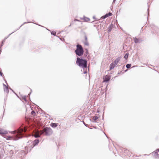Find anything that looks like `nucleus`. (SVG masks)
Wrapping results in <instances>:
<instances>
[{
    "mask_svg": "<svg viewBox=\"0 0 159 159\" xmlns=\"http://www.w3.org/2000/svg\"><path fill=\"white\" fill-rule=\"evenodd\" d=\"M127 71V70L126 69V70H125V71L126 72V71Z\"/></svg>",
    "mask_w": 159,
    "mask_h": 159,
    "instance_id": "nucleus-40",
    "label": "nucleus"
},
{
    "mask_svg": "<svg viewBox=\"0 0 159 159\" xmlns=\"http://www.w3.org/2000/svg\"><path fill=\"white\" fill-rule=\"evenodd\" d=\"M131 64H126V66L127 69H129L131 67Z\"/></svg>",
    "mask_w": 159,
    "mask_h": 159,
    "instance_id": "nucleus-20",
    "label": "nucleus"
},
{
    "mask_svg": "<svg viewBox=\"0 0 159 159\" xmlns=\"http://www.w3.org/2000/svg\"><path fill=\"white\" fill-rule=\"evenodd\" d=\"M57 126V123H52L51 124V126L53 128H56Z\"/></svg>",
    "mask_w": 159,
    "mask_h": 159,
    "instance_id": "nucleus-14",
    "label": "nucleus"
},
{
    "mask_svg": "<svg viewBox=\"0 0 159 159\" xmlns=\"http://www.w3.org/2000/svg\"><path fill=\"white\" fill-rule=\"evenodd\" d=\"M74 20H75V21H79V20H77V19H75Z\"/></svg>",
    "mask_w": 159,
    "mask_h": 159,
    "instance_id": "nucleus-31",
    "label": "nucleus"
},
{
    "mask_svg": "<svg viewBox=\"0 0 159 159\" xmlns=\"http://www.w3.org/2000/svg\"><path fill=\"white\" fill-rule=\"evenodd\" d=\"M28 130V129L26 126L23 128H20L17 130L12 131L11 134H13V135L7 136L6 139L8 140H18L24 136H27L26 133Z\"/></svg>",
    "mask_w": 159,
    "mask_h": 159,
    "instance_id": "nucleus-1",
    "label": "nucleus"
},
{
    "mask_svg": "<svg viewBox=\"0 0 159 159\" xmlns=\"http://www.w3.org/2000/svg\"><path fill=\"white\" fill-rule=\"evenodd\" d=\"M84 124L86 126H87V125L85 124L84 123Z\"/></svg>",
    "mask_w": 159,
    "mask_h": 159,
    "instance_id": "nucleus-32",
    "label": "nucleus"
},
{
    "mask_svg": "<svg viewBox=\"0 0 159 159\" xmlns=\"http://www.w3.org/2000/svg\"><path fill=\"white\" fill-rule=\"evenodd\" d=\"M87 62V61L86 59H83L78 57L77 58L76 63L80 67L83 68H86Z\"/></svg>",
    "mask_w": 159,
    "mask_h": 159,
    "instance_id": "nucleus-2",
    "label": "nucleus"
},
{
    "mask_svg": "<svg viewBox=\"0 0 159 159\" xmlns=\"http://www.w3.org/2000/svg\"><path fill=\"white\" fill-rule=\"evenodd\" d=\"M51 34L52 35H54V36H56V32L55 31H52L51 32Z\"/></svg>",
    "mask_w": 159,
    "mask_h": 159,
    "instance_id": "nucleus-21",
    "label": "nucleus"
},
{
    "mask_svg": "<svg viewBox=\"0 0 159 159\" xmlns=\"http://www.w3.org/2000/svg\"><path fill=\"white\" fill-rule=\"evenodd\" d=\"M30 22H24L22 25L17 30H16V31L17 30H18L19 29L20 27L22 26L24 24H26V23H30Z\"/></svg>",
    "mask_w": 159,
    "mask_h": 159,
    "instance_id": "nucleus-23",
    "label": "nucleus"
},
{
    "mask_svg": "<svg viewBox=\"0 0 159 159\" xmlns=\"http://www.w3.org/2000/svg\"><path fill=\"white\" fill-rule=\"evenodd\" d=\"M39 143V139H36L33 142H32L33 146L32 147V148H33L35 146L38 145Z\"/></svg>",
    "mask_w": 159,
    "mask_h": 159,
    "instance_id": "nucleus-6",
    "label": "nucleus"
},
{
    "mask_svg": "<svg viewBox=\"0 0 159 159\" xmlns=\"http://www.w3.org/2000/svg\"><path fill=\"white\" fill-rule=\"evenodd\" d=\"M98 119V117L96 116L93 117L92 119L93 120V122H94L95 121L97 120Z\"/></svg>",
    "mask_w": 159,
    "mask_h": 159,
    "instance_id": "nucleus-15",
    "label": "nucleus"
},
{
    "mask_svg": "<svg viewBox=\"0 0 159 159\" xmlns=\"http://www.w3.org/2000/svg\"><path fill=\"white\" fill-rule=\"evenodd\" d=\"M23 98L25 102H26L27 101L26 99V96H24L23 97Z\"/></svg>",
    "mask_w": 159,
    "mask_h": 159,
    "instance_id": "nucleus-26",
    "label": "nucleus"
},
{
    "mask_svg": "<svg viewBox=\"0 0 159 159\" xmlns=\"http://www.w3.org/2000/svg\"><path fill=\"white\" fill-rule=\"evenodd\" d=\"M111 79V77L109 75H106L103 78V81L105 82H108Z\"/></svg>",
    "mask_w": 159,
    "mask_h": 159,
    "instance_id": "nucleus-8",
    "label": "nucleus"
},
{
    "mask_svg": "<svg viewBox=\"0 0 159 159\" xmlns=\"http://www.w3.org/2000/svg\"><path fill=\"white\" fill-rule=\"evenodd\" d=\"M71 25V24H70V25H69V27Z\"/></svg>",
    "mask_w": 159,
    "mask_h": 159,
    "instance_id": "nucleus-41",
    "label": "nucleus"
},
{
    "mask_svg": "<svg viewBox=\"0 0 159 159\" xmlns=\"http://www.w3.org/2000/svg\"><path fill=\"white\" fill-rule=\"evenodd\" d=\"M7 134V131L4 130L2 129H0V134L1 135L6 134Z\"/></svg>",
    "mask_w": 159,
    "mask_h": 159,
    "instance_id": "nucleus-9",
    "label": "nucleus"
},
{
    "mask_svg": "<svg viewBox=\"0 0 159 159\" xmlns=\"http://www.w3.org/2000/svg\"><path fill=\"white\" fill-rule=\"evenodd\" d=\"M124 67H125V66H124L123 67V68H124Z\"/></svg>",
    "mask_w": 159,
    "mask_h": 159,
    "instance_id": "nucleus-43",
    "label": "nucleus"
},
{
    "mask_svg": "<svg viewBox=\"0 0 159 159\" xmlns=\"http://www.w3.org/2000/svg\"><path fill=\"white\" fill-rule=\"evenodd\" d=\"M116 65L114 64L113 62L110 65V70L113 69L115 67Z\"/></svg>",
    "mask_w": 159,
    "mask_h": 159,
    "instance_id": "nucleus-12",
    "label": "nucleus"
},
{
    "mask_svg": "<svg viewBox=\"0 0 159 159\" xmlns=\"http://www.w3.org/2000/svg\"><path fill=\"white\" fill-rule=\"evenodd\" d=\"M9 89H10V90H12V91H13V90H12V89L11 88H10Z\"/></svg>",
    "mask_w": 159,
    "mask_h": 159,
    "instance_id": "nucleus-37",
    "label": "nucleus"
},
{
    "mask_svg": "<svg viewBox=\"0 0 159 159\" xmlns=\"http://www.w3.org/2000/svg\"><path fill=\"white\" fill-rule=\"evenodd\" d=\"M113 25L112 24H111L110 27L108 28V29L107 31V32L109 33L110 32H111V30L112 28V26Z\"/></svg>",
    "mask_w": 159,
    "mask_h": 159,
    "instance_id": "nucleus-16",
    "label": "nucleus"
},
{
    "mask_svg": "<svg viewBox=\"0 0 159 159\" xmlns=\"http://www.w3.org/2000/svg\"><path fill=\"white\" fill-rule=\"evenodd\" d=\"M86 73H87V72L86 71H85L84 72V74H86Z\"/></svg>",
    "mask_w": 159,
    "mask_h": 159,
    "instance_id": "nucleus-33",
    "label": "nucleus"
},
{
    "mask_svg": "<svg viewBox=\"0 0 159 159\" xmlns=\"http://www.w3.org/2000/svg\"><path fill=\"white\" fill-rule=\"evenodd\" d=\"M134 43H137L140 42L139 40L138 39H137L136 37H135L134 38Z\"/></svg>",
    "mask_w": 159,
    "mask_h": 159,
    "instance_id": "nucleus-13",
    "label": "nucleus"
},
{
    "mask_svg": "<svg viewBox=\"0 0 159 159\" xmlns=\"http://www.w3.org/2000/svg\"><path fill=\"white\" fill-rule=\"evenodd\" d=\"M40 135H41V131H37L35 132L34 136L36 138H39L40 137Z\"/></svg>",
    "mask_w": 159,
    "mask_h": 159,
    "instance_id": "nucleus-7",
    "label": "nucleus"
},
{
    "mask_svg": "<svg viewBox=\"0 0 159 159\" xmlns=\"http://www.w3.org/2000/svg\"><path fill=\"white\" fill-rule=\"evenodd\" d=\"M5 39L3 40L2 41V43H3L4 42H5Z\"/></svg>",
    "mask_w": 159,
    "mask_h": 159,
    "instance_id": "nucleus-30",
    "label": "nucleus"
},
{
    "mask_svg": "<svg viewBox=\"0 0 159 159\" xmlns=\"http://www.w3.org/2000/svg\"><path fill=\"white\" fill-rule=\"evenodd\" d=\"M75 52L77 55L80 56L83 55L84 53V50L82 46L79 44L76 45V49L75 50Z\"/></svg>",
    "mask_w": 159,
    "mask_h": 159,
    "instance_id": "nucleus-4",
    "label": "nucleus"
},
{
    "mask_svg": "<svg viewBox=\"0 0 159 159\" xmlns=\"http://www.w3.org/2000/svg\"><path fill=\"white\" fill-rule=\"evenodd\" d=\"M3 75L2 73V72H1L0 71V75L1 76H2V75Z\"/></svg>",
    "mask_w": 159,
    "mask_h": 159,
    "instance_id": "nucleus-29",
    "label": "nucleus"
},
{
    "mask_svg": "<svg viewBox=\"0 0 159 159\" xmlns=\"http://www.w3.org/2000/svg\"><path fill=\"white\" fill-rule=\"evenodd\" d=\"M3 43H2L1 46H2L3 45Z\"/></svg>",
    "mask_w": 159,
    "mask_h": 159,
    "instance_id": "nucleus-36",
    "label": "nucleus"
},
{
    "mask_svg": "<svg viewBox=\"0 0 159 159\" xmlns=\"http://www.w3.org/2000/svg\"><path fill=\"white\" fill-rule=\"evenodd\" d=\"M124 151H126V152H127V150L126 149H125V150H124Z\"/></svg>",
    "mask_w": 159,
    "mask_h": 159,
    "instance_id": "nucleus-38",
    "label": "nucleus"
},
{
    "mask_svg": "<svg viewBox=\"0 0 159 159\" xmlns=\"http://www.w3.org/2000/svg\"><path fill=\"white\" fill-rule=\"evenodd\" d=\"M83 19L85 21H88L90 20V19L87 17H84Z\"/></svg>",
    "mask_w": 159,
    "mask_h": 159,
    "instance_id": "nucleus-17",
    "label": "nucleus"
},
{
    "mask_svg": "<svg viewBox=\"0 0 159 159\" xmlns=\"http://www.w3.org/2000/svg\"><path fill=\"white\" fill-rule=\"evenodd\" d=\"M53 133L52 129L50 127H45L41 131V134H44L46 136L51 135Z\"/></svg>",
    "mask_w": 159,
    "mask_h": 159,
    "instance_id": "nucleus-3",
    "label": "nucleus"
},
{
    "mask_svg": "<svg viewBox=\"0 0 159 159\" xmlns=\"http://www.w3.org/2000/svg\"><path fill=\"white\" fill-rule=\"evenodd\" d=\"M16 31H15L12 32V33L9 34V35H8V36L7 37H6L4 39L5 40V39H7L14 32H15Z\"/></svg>",
    "mask_w": 159,
    "mask_h": 159,
    "instance_id": "nucleus-24",
    "label": "nucleus"
},
{
    "mask_svg": "<svg viewBox=\"0 0 159 159\" xmlns=\"http://www.w3.org/2000/svg\"><path fill=\"white\" fill-rule=\"evenodd\" d=\"M108 17V16L107 14H106L104 16H103L101 17V18L102 19H105V18H106L107 17Z\"/></svg>",
    "mask_w": 159,
    "mask_h": 159,
    "instance_id": "nucleus-18",
    "label": "nucleus"
},
{
    "mask_svg": "<svg viewBox=\"0 0 159 159\" xmlns=\"http://www.w3.org/2000/svg\"><path fill=\"white\" fill-rule=\"evenodd\" d=\"M31 114L32 115H34L35 114V112L34 111H32Z\"/></svg>",
    "mask_w": 159,
    "mask_h": 159,
    "instance_id": "nucleus-25",
    "label": "nucleus"
},
{
    "mask_svg": "<svg viewBox=\"0 0 159 159\" xmlns=\"http://www.w3.org/2000/svg\"><path fill=\"white\" fill-rule=\"evenodd\" d=\"M121 71H120V72H118V73L117 74H118V75H119V74H120V73H121Z\"/></svg>",
    "mask_w": 159,
    "mask_h": 159,
    "instance_id": "nucleus-34",
    "label": "nucleus"
},
{
    "mask_svg": "<svg viewBox=\"0 0 159 159\" xmlns=\"http://www.w3.org/2000/svg\"><path fill=\"white\" fill-rule=\"evenodd\" d=\"M84 44L87 46H88L89 45V43L87 41H85V42H84Z\"/></svg>",
    "mask_w": 159,
    "mask_h": 159,
    "instance_id": "nucleus-22",
    "label": "nucleus"
},
{
    "mask_svg": "<svg viewBox=\"0 0 159 159\" xmlns=\"http://www.w3.org/2000/svg\"><path fill=\"white\" fill-rule=\"evenodd\" d=\"M84 39H85V40L86 41H87V37L86 36V35L85 36Z\"/></svg>",
    "mask_w": 159,
    "mask_h": 159,
    "instance_id": "nucleus-28",
    "label": "nucleus"
},
{
    "mask_svg": "<svg viewBox=\"0 0 159 159\" xmlns=\"http://www.w3.org/2000/svg\"><path fill=\"white\" fill-rule=\"evenodd\" d=\"M93 18L94 19H95V17H93Z\"/></svg>",
    "mask_w": 159,
    "mask_h": 159,
    "instance_id": "nucleus-42",
    "label": "nucleus"
},
{
    "mask_svg": "<svg viewBox=\"0 0 159 159\" xmlns=\"http://www.w3.org/2000/svg\"><path fill=\"white\" fill-rule=\"evenodd\" d=\"M30 94H31V93H29V94H28V96L29 95H30Z\"/></svg>",
    "mask_w": 159,
    "mask_h": 159,
    "instance_id": "nucleus-39",
    "label": "nucleus"
},
{
    "mask_svg": "<svg viewBox=\"0 0 159 159\" xmlns=\"http://www.w3.org/2000/svg\"><path fill=\"white\" fill-rule=\"evenodd\" d=\"M116 0H113V3L115 2Z\"/></svg>",
    "mask_w": 159,
    "mask_h": 159,
    "instance_id": "nucleus-35",
    "label": "nucleus"
},
{
    "mask_svg": "<svg viewBox=\"0 0 159 159\" xmlns=\"http://www.w3.org/2000/svg\"><path fill=\"white\" fill-rule=\"evenodd\" d=\"M3 85L5 87L4 88V92L8 93L9 92L8 87L6 86V85L4 84H3Z\"/></svg>",
    "mask_w": 159,
    "mask_h": 159,
    "instance_id": "nucleus-11",
    "label": "nucleus"
},
{
    "mask_svg": "<svg viewBox=\"0 0 159 159\" xmlns=\"http://www.w3.org/2000/svg\"><path fill=\"white\" fill-rule=\"evenodd\" d=\"M128 56H129V53H127L125 55L124 58L126 60L128 58Z\"/></svg>",
    "mask_w": 159,
    "mask_h": 159,
    "instance_id": "nucleus-19",
    "label": "nucleus"
},
{
    "mask_svg": "<svg viewBox=\"0 0 159 159\" xmlns=\"http://www.w3.org/2000/svg\"><path fill=\"white\" fill-rule=\"evenodd\" d=\"M120 58L119 57H117L113 62L114 63V64L116 65L118 64V63L120 61Z\"/></svg>",
    "mask_w": 159,
    "mask_h": 159,
    "instance_id": "nucleus-10",
    "label": "nucleus"
},
{
    "mask_svg": "<svg viewBox=\"0 0 159 159\" xmlns=\"http://www.w3.org/2000/svg\"><path fill=\"white\" fill-rule=\"evenodd\" d=\"M153 154L156 158H159V149H157L154 151L153 152Z\"/></svg>",
    "mask_w": 159,
    "mask_h": 159,
    "instance_id": "nucleus-5",
    "label": "nucleus"
},
{
    "mask_svg": "<svg viewBox=\"0 0 159 159\" xmlns=\"http://www.w3.org/2000/svg\"><path fill=\"white\" fill-rule=\"evenodd\" d=\"M107 14H108V16H111L112 15V13H111L110 12H109L108 13H107Z\"/></svg>",
    "mask_w": 159,
    "mask_h": 159,
    "instance_id": "nucleus-27",
    "label": "nucleus"
}]
</instances>
